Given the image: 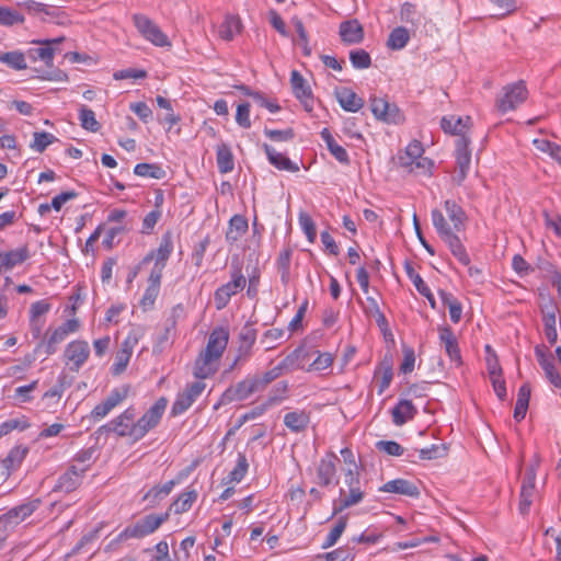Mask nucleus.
Listing matches in <instances>:
<instances>
[{
	"label": "nucleus",
	"instance_id": "1",
	"mask_svg": "<svg viewBox=\"0 0 561 561\" xmlns=\"http://www.w3.org/2000/svg\"><path fill=\"white\" fill-rule=\"evenodd\" d=\"M229 341V331L225 327L215 328L207 341L205 350L196 358L193 375L197 379H206L216 373L213 363L218 360L225 352Z\"/></svg>",
	"mask_w": 561,
	"mask_h": 561
},
{
	"label": "nucleus",
	"instance_id": "2",
	"mask_svg": "<svg viewBox=\"0 0 561 561\" xmlns=\"http://www.w3.org/2000/svg\"><path fill=\"white\" fill-rule=\"evenodd\" d=\"M170 517V513L148 514L135 524L127 526L116 537L115 542H122L130 538H144L153 534Z\"/></svg>",
	"mask_w": 561,
	"mask_h": 561
},
{
	"label": "nucleus",
	"instance_id": "3",
	"mask_svg": "<svg viewBox=\"0 0 561 561\" xmlns=\"http://www.w3.org/2000/svg\"><path fill=\"white\" fill-rule=\"evenodd\" d=\"M344 482L348 491L346 492L344 489L340 490V499L333 508L334 515L360 503L365 496L360 488V477L357 470L352 468L347 469L344 474Z\"/></svg>",
	"mask_w": 561,
	"mask_h": 561
},
{
	"label": "nucleus",
	"instance_id": "4",
	"mask_svg": "<svg viewBox=\"0 0 561 561\" xmlns=\"http://www.w3.org/2000/svg\"><path fill=\"white\" fill-rule=\"evenodd\" d=\"M167 405L168 399L165 397H160L140 419H138L136 422L134 421L133 439L135 442L144 438L148 432L156 428L160 424Z\"/></svg>",
	"mask_w": 561,
	"mask_h": 561
},
{
	"label": "nucleus",
	"instance_id": "5",
	"mask_svg": "<svg viewBox=\"0 0 561 561\" xmlns=\"http://www.w3.org/2000/svg\"><path fill=\"white\" fill-rule=\"evenodd\" d=\"M173 234L171 231H165L161 236L158 249L151 250L146 256H144V259L138 264V268H142L151 261H154L150 273L162 275L167 262L173 252Z\"/></svg>",
	"mask_w": 561,
	"mask_h": 561
},
{
	"label": "nucleus",
	"instance_id": "6",
	"mask_svg": "<svg viewBox=\"0 0 561 561\" xmlns=\"http://www.w3.org/2000/svg\"><path fill=\"white\" fill-rule=\"evenodd\" d=\"M527 95L528 91L524 81L507 84L503 88V94L497 96L495 107L503 114L514 111L526 101Z\"/></svg>",
	"mask_w": 561,
	"mask_h": 561
},
{
	"label": "nucleus",
	"instance_id": "7",
	"mask_svg": "<svg viewBox=\"0 0 561 561\" xmlns=\"http://www.w3.org/2000/svg\"><path fill=\"white\" fill-rule=\"evenodd\" d=\"M247 279L240 267L231 271V280L215 290L214 302L217 310H222L229 304L231 297L245 287Z\"/></svg>",
	"mask_w": 561,
	"mask_h": 561
},
{
	"label": "nucleus",
	"instance_id": "8",
	"mask_svg": "<svg viewBox=\"0 0 561 561\" xmlns=\"http://www.w3.org/2000/svg\"><path fill=\"white\" fill-rule=\"evenodd\" d=\"M133 22L141 36L148 42L152 43L154 46L165 47L171 45L168 36L147 15L140 13L134 14Z\"/></svg>",
	"mask_w": 561,
	"mask_h": 561
},
{
	"label": "nucleus",
	"instance_id": "9",
	"mask_svg": "<svg viewBox=\"0 0 561 561\" xmlns=\"http://www.w3.org/2000/svg\"><path fill=\"white\" fill-rule=\"evenodd\" d=\"M205 389L206 383L201 379L187 383L183 391L176 394V398L171 408V415L178 416L186 412L193 405V403L201 397Z\"/></svg>",
	"mask_w": 561,
	"mask_h": 561
},
{
	"label": "nucleus",
	"instance_id": "10",
	"mask_svg": "<svg viewBox=\"0 0 561 561\" xmlns=\"http://www.w3.org/2000/svg\"><path fill=\"white\" fill-rule=\"evenodd\" d=\"M469 137L457 138L455 142L456 174L453 180L461 185L466 180L471 164V150Z\"/></svg>",
	"mask_w": 561,
	"mask_h": 561
},
{
	"label": "nucleus",
	"instance_id": "11",
	"mask_svg": "<svg viewBox=\"0 0 561 561\" xmlns=\"http://www.w3.org/2000/svg\"><path fill=\"white\" fill-rule=\"evenodd\" d=\"M130 387L124 385L111 390L110 394L91 411V419L100 421L104 419L110 412L122 404L129 394Z\"/></svg>",
	"mask_w": 561,
	"mask_h": 561
},
{
	"label": "nucleus",
	"instance_id": "12",
	"mask_svg": "<svg viewBox=\"0 0 561 561\" xmlns=\"http://www.w3.org/2000/svg\"><path fill=\"white\" fill-rule=\"evenodd\" d=\"M135 419L136 410L135 408L129 407L111 422L99 427L98 433L102 434L113 432L121 437L129 436L133 438Z\"/></svg>",
	"mask_w": 561,
	"mask_h": 561
},
{
	"label": "nucleus",
	"instance_id": "13",
	"mask_svg": "<svg viewBox=\"0 0 561 561\" xmlns=\"http://www.w3.org/2000/svg\"><path fill=\"white\" fill-rule=\"evenodd\" d=\"M337 456L333 451H328L316 467V483L322 488L337 484L336 463Z\"/></svg>",
	"mask_w": 561,
	"mask_h": 561
},
{
	"label": "nucleus",
	"instance_id": "14",
	"mask_svg": "<svg viewBox=\"0 0 561 561\" xmlns=\"http://www.w3.org/2000/svg\"><path fill=\"white\" fill-rule=\"evenodd\" d=\"M90 355V347L88 342L76 340L70 342L64 352L66 365H69L71 371H79L80 368L88 360Z\"/></svg>",
	"mask_w": 561,
	"mask_h": 561
},
{
	"label": "nucleus",
	"instance_id": "15",
	"mask_svg": "<svg viewBox=\"0 0 561 561\" xmlns=\"http://www.w3.org/2000/svg\"><path fill=\"white\" fill-rule=\"evenodd\" d=\"M43 504L42 499L31 497L24 503L12 507L5 514L0 516V523L18 525L31 516Z\"/></svg>",
	"mask_w": 561,
	"mask_h": 561
},
{
	"label": "nucleus",
	"instance_id": "16",
	"mask_svg": "<svg viewBox=\"0 0 561 561\" xmlns=\"http://www.w3.org/2000/svg\"><path fill=\"white\" fill-rule=\"evenodd\" d=\"M90 465L77 467L71 465L62 474L59 476L57 483L54 486L55 492L70 493L78 489L88 471Z\"/></svg>",
	"mask_w": 561,
	"mask_h": 561
},
{
	"label": "nucleus",
	"instance_id": "17",
	"mask_svg": "<svg viewBox=\"0 0 561 561\" xmlns=\"http://www.w3.org/2000/svg\"><path fill=\"white\" fill-rule=\"evenodd\" d=\"M370 110L377 119L388 124H398L402 119L398 106L393 103H389L385 98L371 96Z\"/></svg>",
	"mask_w": 561,
	"mask_h": 561
},
{
	"label": "nucleus",
	"instance_id": "18",
	"mask_svg": "<svg viewBox=\"0 0 561 561\" xmlns=\"http://www.w3.org/2000/svg\"><path fill=\"white\" fill-rule=\"evenodd\" d=\"M290 84L293 93L300 100L306 111L311 112L313 108V95L309 84L305 78L297 70H293L290 73Z\"/></svg>",
	"mask_w": 561,
	"mask_h": 561
},
{
	"label": "nucleus",
	"instance_id": "19",
	"mask_svg": "<svg viewBox=\"0 0 561 561\" xmlns=\"http://www.w3.org/2000/svg\"><path fill=\"white\" fill-rule=\"evenodd\" d=\"M439 332V341L444 345L445 351L450 358L451 362H455L457 366L462 364L460 348L458 344V340L454 334L451 328L449 327H440L438 328Z\"/></svg>",
	"mask_w": 561,
	"mask_h": 561
},
{
	"label": "nucleus",
	"instance_id": "20",
	"mask_svg": "<svg viewBox=\"0 0 561 561\" xmlns=\"http://www.w3.org/2000/svg\"><path fill=\"white\" fill-rule=\"evenodd\" d=\"M256 329H254L249 322L241 329L239 333L240 344L238 347V356L236 357L232 366L250 356L251 350L256 341Z\"/></svg>",
	"mask_w": 561,
	"mask_h": 561
},
{
	"label": "nucleus",
	"instance_id": "21",
	"mask_svg": "<svg viewBox=\"0 0 561 561\" xmlns=\"http://www.w3.org/2000/svg\"><path fill=\"white\" fill-rule=\"evenodd\" d=\"M379 491L385 493H396L414 499H417L421 494L419 486L414 482L405 479L388 481L380 486Z\"/></svg>",
	"mask_w": 561,
	"mask_h": 561
},
{
	"label": "nucleus",
	"instance_id": "22",
	"mask_svg": "<svg viewBox=\"0 0 561 561\" xmlns=\"http://www.w3.org/2000/svg\"><path fill=\"white\" fill-rule=\"evenodd\" d=\"M31 256L27 245L20 247L8 252L1 251L0 274L7 273L16 265L24 263Z\"/></svg>",
	"mask_w": 561,
	"mask_h": 561
},
{
	"label": "nucleus",
	"instance_id": "23",
	"mask_svg": "<svg viewBox=\"0 0 561 561\" xmlns=\"http://www.w3.org/2000/svg\"><path fill=\"white\" fill-rule=\"evenodd\" d=\"M251 394L253 393L250 389L249 381L247 378H244L243 380L230 386L224 391V393L220 397L219 403L215 405V409H217L219 404H229L236 401H243L248 399Z\"/></svg>",
	"mask_w": 561,
	"mask_h": 561
},
{
	"label": "nucleus",
	"instance_id": "24",
	"mask_svg": "<svg viewBox=\"0 0 561 561\" xmlns=\"http://www.w3.org/2000/svg\"><path fill=\"white\" fill-rule=\"evenodd\" d=\"M339 34L345 44H359L364 38L362 24L356 20L344 21L340 24Z\"/></svg>",
	"mask_w": 561,
	"mask_h": 561
},
{
	"label": "nucleus",
	"instance_id": "25",
	"mask_svg": "<svg viewBox=\"0 0 561 561\" xmlns=\"http://www.w3.org/2000/svg\"><path fill=\"white\" fill-rule=\"evenodd\" d=\"M262 148L267 157L268 162L276 169L288 172L299 171V167L297 163L293 162L288 157L284 156L283 153L277 152L268 144H263Z\"/></svg>",
	"mask_w": 561,
	"mask_h": 561
},
{
	"label": "nucleus",
	"instance_id": "26",
	"mask_svg": "<svg viewBox=\"0 0 561 561\" xmlns=\"http://www.w3.org/2000/svg\"><path fill=\"white\" fill-rule=\"evenodd\" d=\"M417 409L411 400L401 399L391 410L392 422L397 426H402L408 421L414 419Z\"/></svg>",
	"mask_w": 561,
	"mask_h": 561
},
{
	"label": "nucleus",
	"instance_id": "27",
	"mask_svg": "<svg viewBox=\"0 0 561 561\" xmlns=\"http://www.w3.org/2000/svg\"><path fill=\"white\" fill-rule=\"evenodd\" d=\"M335 95L341 107L346 112L356 113L364 106V100L348 88H340Z\"/></svg>",
	"mask_w": 561,
	"mask_h": 561
},
{
	"label": "nucleus",
	"instance_id": "28",
	"mask_svg": "<svg viewBox=\"0 0 561 561\" xmlns=\"http://www.w3.org/2000/svg\"><path fill=\"white\" fill-rule=\"evenodd\" d=\"M309 423L310 413L305 410L291 411L284 415V424L293 433L305 432Z\"/></svg>",
	"mask_w": 561,
	"mask_h": 561
},
{
	"label": "nucleus",
	"instance_id": "29",
	"mask_svg": "<svg viewBox=\"0 0 561 561\" xmlns=\"http://www.w3.org/2000/svg\"><path fill=\"white\" fill-rule=\"evenodd\" d=\"M321 139L325 142L329 152L341 163L344 165H348L351 163L350 156L344 147L339 145L331 131L328 128H323L320 133Z\"/></svg>",
	"mask_w": 561,
	"mask_h": 561
},
{
	"label": "nucleus",
	"instance_id": "30",
	"mask_svg": "<svg viewBox=\"0 0 561 561\" xmlns=\"http://www.w3.org/2000/svg\"><path fill=\"white\" fill-rule=\"evenodd\" d=\"M162 275L150 273L148 277V286L140 300V306L144 310L151 309L160 293Z\"/></svg>",
	"mask_w": 561,
	"mask_h": 561
},
{
	"label": "nucleus",
	"instance_id": "31",
	"mask_svg": "<svg viewBox=\"0 0 561 561\" xmlns=\"http://www.w3.org/2000/svg\"><path fill=\"white\" fill-rule=\"evenodd\" d=\"M375 377L380 376L378 394H382L390 386L393 378L392 358L386 355L375 369Z\"/></svg>",
	"mask_w": 561,
	"mask_h": 561
},
{
	"label": "nucleus",
	"instance_id": "32",
	"mask_svg": "<svg viewBox=\"0 0 561 561\" xmlns=\"http://www.w3.org/2000/svg\"><path fill=\"white\" fill-rule=\"evenodd\" d=\"M249 229L248 219L243 215H234L229 220V226L226 231V241L229 244L236 243L243 237Z\"/></svg>",
	"mask_w": 561,
	"mask_h": 561
},
{
	"label": "nucleus",
	"instance_id": "33",
	"mask_svg": "<svg viewBox=\"0 0 561 561\" xmlns=\"http://www.w3.org/2000/svg\"><path fill=\"white\" fill-rule=\"evenodd\" d=\"M471 122V117L467 116L466 118L462 117H443L440 121V127L442 129L451 135L458 136V138L467 137L465 135V131L469 128V123Z\"/></svg>",
	"mask_w": 561,
	"mask_h": 561
},
{
	"label": "nucleus",
	"instance_id": "34",
	"mask_svg": "<svg viewBox=\"0 0 561 561\" xmlns=\"http://www.w3.org/2000/svg\"><path fill=\"white\" fill-rule=\"evenodd\" d=\"M242 30V23L238 15L226 14L222 23L219 25V37L226 42H230Z\"/></svg>",
	"mask_w": 561,
	"mask_h": 561
},
{
	"label": "nucleus",
	"instance_id": "35",
	"mask_svg": "<svg viewBox=\"0 0 561 561\" xmlns=\"http://www.w3.org/2000/svg\"><path fill=\"white\" fill-rule=\"evenodd\" d=\"M424 149L422 144L417 140H413L408 145L404 154H400L398 157V163L401 168L409 172H413L414 161L415 159L421 158Z\"/></svg>",
	"mask_w": 561,
	"mask_h": 561
},
{
	"label": "nucleus",
	"instance_id": "36",
	"mask_svg": "<svg viewBox=\"0 0 561 561\" xmlns=\"http://www.w3.org/2000/svg\"><path fill=\"white\" fill-rule=\"evenodd\" d=\"M176 327L175 317L165 320L163 329L157 334L153 343V353H162L170 343L171 336L174 335Z\"/></svg>",
	"mask_w": 561,
	"mask_h": 561
},
{
	"label": "nucleus",
	"instance_id": "37",
	"mask_svg": "<svg viewBox=\"0 0 561 561\" xmlns=\"http://www.w3.org/2000/svg\"><path fill=\"white\" fill-rule=\"evenodd\" d=\"M444 207L449 220L453 222L454 229L456 231L462 230L467 220V215L462 207L453 199L445 201Z\"/></svg>",
	"mask_w": 561,
	"mask_h": 561
},
{
	"label": "nucleus",
	"instance_id": "38",
	"mask_svg": "<svg viewBox=\"0 0 561 561\" xmlns=\"http://www.w3.org/2000/svg\"><path fill=\"white\" fill-rule=\"evenodd\" d=\"M197 497L198 493L195 489L186 490L176 497L167 512L173 511L174 514H183L192 507Z\"/></svg>",
	"mask_w": 561,
	"mask_h": 561
},
{
	"label": "nucleus",
	"instance_id": "39",
	"mask_svg": "<svg viewBox=\"0 0 561 561\" xmlns=\"http://www.w3.org/2000/svg\"><path fill=\"white\" fill-rule=\"evenodd\" d=\"M216 160L218 170L222 174L231 172L234 168L233 154L227 144H220L217 146Z\"/></svg>",
	"mask_w": 561,
	"mask_h": 561
},
{
	"label": "nucleus",
	"instance_id": "40",
	"mask_svg": "<svg viewBox=\"0 0 561 561\" xmlns=\"http://www.w3.org/2000/svg\"><path fill=\"white\" fill-rule=\"evenodd\" d=\"M442 240L447 243L453 255L463 265H469L470 257L461 243L459 237L454 232H450L446 237L442 238Z\"/></svg>",
	"mask_w": 561,
	"mask_h": 561
},
{
	"label": "nucleus",
	"instance_id": "41",
	"mask_svg": "<svg viewBox=\"0 0 561 561\" xmlns=\"http://www.w3.org/2000/svg\"><path fill=\"white\" fill-rule=\"evenodd\" d=\"M27 453L28 449L22 446H16L9 451L8 456L2 460V467L8 471V474L21 466Z\"/></svg>",
	"mask_w": 561,
	"mask_h": 561
},
{
	"label": "nucleus",
	"instance_id": "42",
	"mask_svg": "<svg viewBox=\"0 0 561 561\" xmlns=\"http://www.w3.org/2000/svg\"><path fill=\"white\" fill-rule=\"evenodd\" d=\"M410 41V33L403 26L394 27L387 39V47L392 50H400L407 46Z\"/></svg>",
	"mask_w": 561,
	"mask_h": 561
},
{
	"label": "nucleus",
	"instance_id": "43",
	"mask_svg": "<svg viewBox=\"0 0 561 561\" xmlns=\"http://www.w3.org/2000/svg\"><path fill=\"white\" fill-rule=\"evenodd\" d=\"M293 250L287 247L283 249L278 257L276 260V266L278 272L280 273V280L286 286L289 282L290 277V261H291Z\"/></svg>",
	"mask_w": 561,
	"mask_h": 561
},
{
	"label": "nucleus",
	"instance_id": "44",
	"mask_svg": "<svg viewBox=\"0 0 561 561\" xmlns=\"http://www.w3.org/2000/svg\"><path fill=\"white\" fill-rule=\"evenodd\" d=\"M355 557L354 547L347 543L344 547H340L333 551L318 554L317 561H346L352 560Z\"/></svg>",
	"mask_w": 561,
	"mask_h": 561
},
{
	"label": "nucleus",
	"instance_id": "45",
	"mask_svg": "<svg viewBox=\"0 0 561 561\" xmlns=\"http://www.w3.org/2000/svg\"><path fill=\"white\" fill-rule=\"evenodd\" d=\"M134 173L141 178H151L161 180L165 176V171L157 163H138L134 168Z\"/></svg>",
	"mask_w": 561,
	"mask_h": 561
},
{
	"label": "nucleus",
	"instance_id": "46",
	"mask_svg": "<svg viewBox=\"0 0 561 561\" xmlns=\"http://www.w3.org/2000/svg\"><path fill=\"white\" fill-rule=\"evenodd\" d=\"M348 517L347 515L340 516L334 525V527L331 529V531L328 534L325 540L322 543L323 549H328L333 547L342 534L344 533L346 526H347Z\"/></svg>",
	"mask_w": 561,
	"mask_h": 561
},
{
	"label": "nucleus",
	"instance_id": "47",
	"mask_svg": "<svg viewBox=\"0 0 561 561\" xmlns=\"http://www.w3.org/2000/svg\"><path fill=\"white\" fill-rule=\"evenodd\" d=\"M0 62L5 64L14 70H24L27 68L25 55L19 50L1 53Z\"/></svg>",
	"mask_w": 561,
	"mask_h": 561
},
{
	"label": "nucleus",
	"instance_id": "48",
	"mask_svg": "<svg viewBox=\"0 0 561 561\" xmlns=\"http://www.w3.org/2000/svg\"><path fill=\"white\" fill-rule=\"evenodd\" d=\"M26 55L33 61L42 60L47 67H51L55 56V48L43 45V47L30 48Z\"/></svg>",
	"mask_w": 561,
	"mask_h": 561
},
{
	"label": "nucleus",
	"instance_id": "49",
	"mask_svg": "<svg viewBox=\"0 0 561 561\" xmlns=\"http://www.w3.org/2000/svg\"><path fill=\"white\" fill-rule=\"evenodd\" d=\"M79 121L82 128L96 133L101 128V124L96 121L94 112L85 105H81L79 108Z\"/></svg>",
	"mask_w": 561,
	"mask_h": 561
},
{
	"label": "nucleus",
	"instance_id": "50",
	"mask_svg": "<svg viewBox=\"0 0 561 561\" xmlns=\"http://www.w3.org/2000/svg\"><path fill=\"white\" fill-rule=\"evenodd\" d=\"M275 404H277V399L273 397L271 400H266L264 403L254 407L251 411H249L240 416L237 427L242 426L245 422H248L250 420H254V419L263 415L267 411L268 408H271Z\"/></svg>",
	"mask_w": 561,
	"mask_h": 561
},
{
	"label": "nucleus",
	"instance_id": "51",
	"mask_svg": "<svg viewBox=\"0 0 561 561\" xmlns=\"http://www.w3.org/2000/svg\"><path fill=\"white\" fill-rule=\"evenodd\" d=\"M249 469V462L243 453H238L237 463L234 468L228 474L227 482H240L247 474Z\"/></svg>",
	"mask_w": 561,
	"mask_h": 561
},
{
	"label": "nucleus",
	"instance_id": "52",
	"mask_svg": "<svg viewBox=\"0 0 561 561\" xmlns=\"http://www.w3.org/2000/svg\"><path fill=\"white\" fill-rule=\"evenodd\" d=\"M24 21V15L16 10L0 5V25L13 26L15 24H22Z\"/></svg>",
	"mask_w": 561,
	"mask_h": 561
},
{
	"label": "nucleus",
	"instance_id": "53",
	"mask_svg": "<svg viewBox=\"0 0 561 561\" xmlns=\"http://www.w3.org/2000/svg\"><path fill=\"white\" fill-rule=\"evenodd\" d=\"M350 61L355 69H367L371 66V57L363 48H356L350 51Z\"/></svg>",
	"mask_w": 561,
	"mask_h": 561
},
{
	"label": "nucleus",
	"instance_id": "54",
	"mask_svg": "<svg viewBox=\"0 0 561 561\" xmlns=\"http://www.w3.org/2000/svg\"><path fill=\"white\" fill-rule=\"evenodd\" d=\"M316 358L308 364L307 371H322L333 364V355L331 353H321L316 351Z\"/></svg>",
	"mask_w": 561,
	"mask_h": 561
},
{
	"label": "nucleus",
	"instance_id": "55",
	"mask_svg": "<svg viewBox=\"0 0 561 561\" xmlns=\"http://www.w3.org/2000/svg\"><path fill=\"white\" fill-rule=\"evenodd\" d=\"M33 137L34 139L31 144V148L39 153L44 152L50 144L57 140L53 134L47 131H36Z\"/></svg>",
	"mask_w": 561,
	"mask_h": 561
},
{
	"label": "nucleus",
	"instance_id": "56",
	"mask_svg": "<svg viewBox=\"0 0 561 561\" xmlns=\"http://www.w3.org/2000/svg\"><path fill=\"white\" fill-rule=\"evenodd\" d=\"M447 446L445 444H433L430 447L422 448L419 451V458L421 460H433L445 457L447 455Z\"/></svg>",
	"mask_w": 561,
	"mask_h": 561
},
{
	"label": "nucleus",
	"instance_id": "57",
	"mask_svg": "<svg viewBox=\"0 0 561 561\" xmlns=\"http://www.w3.org/2000/svg\"><path fill=\"white\" fill-rule=\"evenodd\" d=\"M432 222L440 238L446 237L451 231V228L447 224L443 213L439 209H433L431 213Z\"/></svg>",
	"mask_w": 561,
	"mask_h": 561
},
{
	"label": "nucleus",
	"instance_id": "58",
	"mask_svg": "<svg viewBox=\"0 0 561 561\" xmlns=\"http://www.w3.org/2000/svg\"><path fill=\"white\" fill-rule=\"evenodd\" d=\"M299 225L305 232L309 242L313 243L317 238V229L314 221L307 213L299 214Z\"/></svg>",
	"mask_w": 561,
	"mask_h": 561
},
{
	"label": "nucleus",
	"instance_id": "59",
	"mask_svg": "<svg viewBox=\"0 0 561 561\" xmlns=\"http://www.w3.org/2000/svg\"><path fill=\"white\" fill-rule=\"evenodd\" d=\"M404 270H405V273L408 275V277L412 280V283L414 284L416 290L420 293V294H426L427 291V285L425 284V282L423 280V278L420 276L419 273L415 272L414 267H413V264L411 261H405L404 262Z\"/></svg>",
	"mask_w": 561,
	"mask_h": 561
},
{
	"label": "nucleus",
	"instance_id": "60",
	"mask_svg": "<svg viewBox=\"0 0 561 561\" xmlns=\"http://www.w3.org/2000/svg\"><path fill=\"white\" fill-rule=\"evenodd\" d=\"M264 135L273 141L283 142L293 140L295 138V130L293 128L278 130L265 127Z\"/></svg>",
	"mask_w": 561,
	"mask_h": 561
},
{
	"label": "nucleus",
	"instance_id": "61",
	"mask_svg": "<svg viewBox=\"0 0 561 561\" xmlns=\"http://www.w3.org/2000/svg\"><path fill=\"white\" fill-rule=\"evenodd\" d=\"M68 335L64 329H55L45 343V352L47 355H53L57 351V345L61 343Z\"/></svg>",
	"mask_w": 561,
	"mask_h": 561
},
{
	"label": "nucleus",
	"instance_id": "62",
	"mask_svg": "<svg viewBox=\"0 0 561 561\" xmlns=\"http://www.w3.org/2000/svg\"><path fill=\"white\" fill-rule=\"evenodd\" d=\"M127 231L125 226H116L112 227L106 231L105 238L102 241V245L106 250H112L115 245L119 243V240H116L117 236L125 233Z\"/></svg>",
	"mask_w": 561,
	"mask_h": 561
},
{
	"label": "nucleus",
	"instance_id": "63",
	"mask_svg": "<svg viewBox=\"0 0 561 561\" xmlns=\"http://www.w3.org/2000/svg\"><path fill=\"white\" fill-rule=\"evenodd\" d=\"M376 448L396 457H400L404 454V448L394 440H379L376 443Z\"/></svg>",
	"mask_w": 561,
	"mask_h": 561
},
{
	"label": "nucleus",
	"instance_id": "64",
	"mask_svg": "<svg viewBox=\"0 0 561 561\" xmlns=\"http://www.w3.org/2000/svg\"><path fill=\"white\" fill-rule=\"evenodd\" d=\"M129 354H126L125 351H117L115 354V362L111 367V373L113 376H119L125 371L130 360Z\"/></svg>",
	"mask_w": 561,
	"mask_h": 561
}]
</instances>
